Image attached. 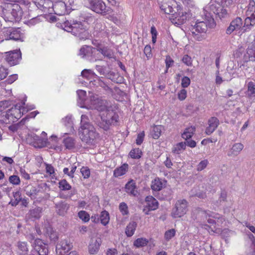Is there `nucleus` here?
I'll return each instance as SVG.
<instances>
[{
    "mask_svg": "<svg viewBox=\"0 0 255 255\" xmlns=\"http://www.w3.org/2000/svg\"><path fill=\"white\" fill-rule=\"evenodd\" d=\"M208 164V161L207 159L202 160L198 164L197 169L198 171H202L205 169Z\"/></svg>",
    "mask_w": 255,
    "mask_h": 255,
    "instance_id": "56",
    "label": "nucleus"
},
{
    "mask_svg": "<svg viewBox=\"0 0 255 255\" xmlns=\"http://www.w3.org/2000/svg\"><path fill=\"white\" fill-rule=\"evenodd\" d=\"M9 181L13 185H19L20 182V178L16 175H11L9 177Z\"/></svg>",
    "mask_w": 255,
    "mask_h": 255,
    "instance_id": "55",
    "label": "nucleus"
},
{
    "mask_svg": "<svg viewBox=\"0 0 255 255\" xmlns=\"http://www.w3.org/2000/svg\"><path fill=\"white\" fill-rule=\"evenodd\" d=\"M65 30L71 32L73 35L78 37L80 40L87 39L89 37L88 32L81 22H74L70 23L68 21L64 23Z\"/></svg>",
    "mask_w": 255,
    "mask_h": 255,
    "instance_id": "4",
    "label": "nucleus"
},
{
    "mask_svg": "<svg viewBox=\"0 0 255 255\" xmlns=\"http://www.w3.org/2000/svg\"><path fill=\"white\" fill-rule=\"evenodd\" d=\"M244 145L241 143H236L228 151L227 155L229 156H235L239 154L244 148Z\"/></svg>",
    "mask_w": 255,
    "mask_h": 255,
    "instance_id": "22",
    "label": "nucleus"
},
{
    "mask_svg": "<svg viewBox=\"0 0 255 255\" xmlns=\"http://www.w3.org/2000/svg\"><path fill=\"white\" fill-rule=\"evenodd\" d=\"M85 5L97 13L106 12V6L102 0H83Z\"/></svg>",
    "mask_w": 255,
    "mask_h": 255,
    "instance_id": "6",
    "label": "nucleus"
},
{
    "mask_svg": "<svg viewBox=\"0 0 255 255\" xmlns=\"http://www.w3.org/2000/svg\"><path fill=\"white\" fill-rule=\"evenodd\" d=\"M162 187L163 183L159 178H155L152 181L151 188L153 190L158 191L161 190Z\"/></svg>",
    "mask_w": 255,
    "mask_h": 255,
    "instance_id": "34",
    "label": "nucleus"
},
{
    "mask_svg": "<svg viewBox=\"0 0 255 255\" xmlns=\"http://www.w3.org/2000/svg\"><path fill=\"white\" fill-rule=\"evenodd\" d=\"M50 140L51 141H52V142H53V143L54 144H53V145H50V141L49 142H48L47 143V144H46V146L49 147L50 148H53V149H57V148H58L59 147L55 145V144H56L57 142V137L56 136H55V135H51L50 138Z\"/></svg>",
    "mask_w": 255,
    "mask_h": 255,
    "instance_id": "48",
    "label": "nucleus"
},
{
    "mask_svg": "<svg viewBox=\"0 0 255 255\" xmlns=\"http://www.w3.org/2000/svg\"><path fill=\"white\" fill-rule=\"evenodd\" d=\"M146 205L143 209V212L146 215L150 211L157 209L158 207V203L156 199L151 196H147L145 198Z\"/></svg>",
    "mask_w": 255,
    "mask_h": 255,
    "instance_id": "10",
    "label": "nucleus"
},
{
    "mask_svg": "<svg viewBox=\"0 0 255 255\" xmlns=\"http://www.w3.org/2000/svg\"><path fill=\"white\" fill-rule=\"evenodd\" d=\"M204 20H197L195 25L191 28V32L193 38L197 41H202L205 38V33L208 27L212 28L208 24V21L204 16Z\"/></svg>",
    "mask_w": 255,
    "mask_h": 255,
    "instance_id": "5",
    "label": "nucleus"
},
{
    "mask_svg": "<svg viewBox=\"0 0 255 255\" xmlns=\"http://www.w3.org/2000/svg\"><path fill=\"white\" fill-rule=\"evenodd\" d=\"M81 75L83 77L90 81V82H92V80H93L94 82H96V80L99 79V77L93 71L90 69L83 70L81 72Z\"/></svg>",
    "mask_w": 255,
    "mask_h": 255,
    "instance_id": "23",
    "label": "nucleus"
},
{
    "mask_svg": "<svg viewBox=\"0 0 255 255\" xmlns=\"http://www.w3.org/2000/svg\"><path fill=\"white\" fill-rule=\"evenodd\" d=\"M162 127L161 126H156L153 128L152 130V137L154 139H157L159 137L161 134Z\"/></svg>",
    "mask_w": 255,
    "mask_h": 255,
    "instance_id": "46",
    "label": "nucleus"
},
{
    "mask_svg": "<svg viewBox=\"0 0 255 255\" xmlns=\"http://www.w3.org/2000/svg\"><path fill=\"white\" fill-rule=\"evenodd\" d=\"M247 54L249 58L255 57V47L253 44L248 47L247 50Z\"/></svg>",
    "mask_w": 255,
    "mask_h": 255,
    "instance_id": "52",
    "label": "nucleus"
},
{
    "mask_svg": "<svg viewBox=\"0 0 255 255\" xmlns=\"http://www.w3.org/2000/svg\"><path fill=\"white\" fill-rule=\"evenodd\" d=\"M135 183L133 180L129 181L125 186L126 191L127 193L135 196L137 194V191L135 190Z\"/></svg>",
    "mask_w": 255,
    "mask_h": 255,
    "instance_id": "27",
    "label": "nucleus"
},
{
    "mask_svg": "<svg viewBox=\"0 0 255 255\" xmlns=\"http://www.w3.org/2000/svg\"><path fill=\"white\" fill-rule=\"evenodd\" d=\"M150 32L152 35V42L153 43H155L156 41L157 32L154 26L151 27Z\"/></svg>",
    "mask_w": 255,
    "mask_h": 255,
    "instance_id": "58",
    "label": "nucleus"
},
{
    "mask_svg": "<svg viewBox=\"0 0 255 255\" xmlns=\"http://www.w3.org/2000/svg\"><path fill=\"white\" fill-rule=\"evenodd\" d=\"M144 53L148 59L151 57V48L149 45H147L145 46L144 48Z\"/></svg>",
    "mask_w": 255,
    "mask_h": 255,
    "instance_id": "60",
    "label": "nucleus"
},
{
    "mask_svg": "<svg viewBox=\"0 0 255 255\" xmlns=\"http://www.w3.org/2000/svg\"><path fill=\"white\" fill-rule=\"evenodd\" d=\"M46 172L52 178H54L56 177V173L54 167L50 164L45 163Z\"/></svg>",
    "mask_w": 255,
    "mask_h": 255,
    "instance_id": "42",
    "label": "nucleus"
},
{
    "mask_svg": "<svg viewBox=\"0 0 255 255\" xmlns=\"http://www.w3.org/2000/svg\"><path fill=\"white\" fill-rule=\"evenodd\" d=\"M186 148V143L181 142L176 144L172 149V152L176 154H179L181 151L185 150Z\"/></svg>",
    "mask_w": 255,
    "mask_h": 255,
    "instance_id": "38",
    "label": "nucleus"
},
{
    "mask_svg": "<svg viewBox=\"0 0 255 255\" xmlns=\"http://www.w3.org/2000/svg\"><path fill=\"white\" fill-rule=\"evenodd\" d=\"M195 131L194 127H190L186 128L182 134V137L187 140L192 137Z\"/></svg>",
    "mask_w": 255,
    "mask_h": 255,
    "instance_id": "32",
    "label": "nucleus"
},
{
    "mask_svg": "<svg viewBox=\"0 0 255 255\" xmlns=\"http://www.w3.org/2000/svg\"><path fill=\"white\" fill-rule=\"evenodd\" d=\"M219 125L218 119L216 117H211L208 120V126L206 128L205 133L207 135H210L216 130Z\"/></svg>",
    "mask_w": 255,
    "mask_h": 255,
    "instance_id": "15",
    "label": "nucleus"
},
{
    "mask_svg": "<svg viewBox=\"0 0 255 255\" xmlns=\"http://www.w3.org/2000/svg\"><path fill=\"white\" fill-rule=\"evenodd\" d=\"M56 213L60 216H64L69 209V205L65 202L61 201L55 204Z\"/></svg>",
    "mask_w": 255,
    "mask_h": 255,
    "instance_id": "16",
    "label": "nucleus"
},
{
    "mask_svg": "<svg viewBox=\"0 0 255 255\" xmlns=\"http://www.w3.org/2000/svg\"><path fill=\"white\" fill-rule=\"evenodd\" d=\"M245 14L247 16L255 17V2L251 0L248 6L245 9Z\"/></svg>",
    "mask_w": 255,
    "mask_h": 255,
    "instance_id": "28",
    "label": "nucleus"
},
{
    "mask_svg": "<svg viewBox=\"0 0 255 255\" xmlns=\"http://www.w3.org/2000/svg\"><path fill=\"white\" fill-rule=\"evenodd\" d=\"M128 165L127 163H124L121 166L117 167L114 170L113 176L115 177H119L125 175L128 171Z\"/></svg>",
    "mask_w": 255,
    "mask_h": 255,
    "instance_id": "25",
    "label": "nucleus"
},
{
    "mask_svg": "<svg viewBox=\"0 0 255 255\" xmlns=\"http://www.w3.org/2000/svg\"><path fill=\"white\" fill-rule=\"evenodd\" d=\"M211 12L220 19L226 18L228 16L227 9L221 4L214 1L210 2L203 8L202 16H205V19L208 21L209 25L211 27H214L216 25Z\"/></svg>",
    "mask_w": 255,
    "mask_h": 255,
    "instance_id": "2",
    "label": "nucleus"
},
{
    "mask_svg": "<svg viewBox=\"0 0 255 255\" xmlns=\"http://www.w3.org/2000/svg\"><path fill=\"white\" fill-rule=\"evenodd\" d=\"M174 63V61L173 59L171 58L170 56H166L165 58V64H166V67L167 70L170 67L172 66V65Z\"/></svg>",
    "mask_w": 255,
    "mask_h": 255,
    "instance_id": "63",
    "label": "nucleus"
},
{
    "mask_svg": "<svg viewBox=\"0 0 255 255\" xmlns=\"http://www.w3.org/2000/svg\"><path fill=\"white\" fill-rule=\"evenodd\" d=\"M42 208L39 207L30 209L26 215V217L32 221L38 220L42 215Z\"/></svg>",
    "mask_w": 255,
    "mask_h": 255,
    "instance_id": "18",
    "label": "nucleus"
},
{
    "mask_svg": "<svg viewBox=\"0 0 255 255\" xmlns=\"http://www.w3.org/2000/svg\"><path fill=\"white\" fill-rule=\"evenodd\" d=\"M144 135V131H142L138 134L136 139V143L137 145H140L142 143Z\"/></svg>",
    "mask_w": 255,
    "mask_h": 255,
    "instance_id": "61",
    "label": "nucleus"
},
{
    "mask_svg": "<svg viewBox=\"0 0 255 255\" xmlns=\"http://www.w3.org/2000/svg\"><path fill=\"white\" fill-rule=\"evenodd\" d=\"M243 25V20L239 17L233 20L230 25L227 27L226 33L228 35L231 34L234 31H238L241 29Z\"/></svg>",
    "mask_w": 255,
    "mask_h": 255,
    "instance_id": "12",
    "label": "nucleus"
},
{
    "mask_svg": "<svg viewBox=\"0 0 255 255\" xmlns=\"http://www.w3.org/2000/svg\"><path fill=\"white\" fill-rule=\"evenodd\" d=\"M119 210L123 215H126L128 214V205L125 202L120 203L119 205Z\"/></svg>",
    "mask_w": 255,
    "mask_h": 255,
    "instance_id": "50",
    "label": "nucleus"
},
{
    "mask_svg": "<svg viewBox=\"0 0 255 255\" xmlns=\"http://www.w3.org/2000/svg\"><path fill=\"white\" fill-rule=\"evenodd\" d=\"M190 79L187 76H184L181 80V86L183 88L188 87L190 84Z\"/></svg>",
    "mask_w": 255,
    "mask_h": 255,
    "instance_id": "57",
    "label": "nucleus"
},
{
    "mask_svg": "<svg viewBox=\"0 0 255 255\" xmlns=\"http://www.w3.org/2000/svg\"><path fill=\"white\" fill-rule=\"evenodd\" d=\"M59 188L62 190H69L71 189V186L65 179L60 180L59 183Z\"/></svg>",
    "mask_w": 255,
    "mask_h": 255,
    "instance_id": "45",
    "label": "nucleus"
},
{
    "mask_svg": "<svg viewBox=\"0 0 255 255\" xmlns=\"http://www.w3.org/2000/svg\"><path fill=\"white\" fill-rule=\"evenodd\" d=\"M73 248V245L69 241L66 240H62L57 245L56 252L59 255H65Z\"/></svg>",
    "mask_w": 255,
    "mask_h": 255,
    "instance_id": "11",
    "label": "nucleus"
},
{
    "mask_svg": "<svg viewBox=\"0 0 255 255\" xmlns=\"http://www.w3.org/2000/svg\"><path fill=\"white\" fill-rule=\"evenodd\" d=\"M100 220L102 225L104 226L107 225L109 223L110 220L109 213L106 211H102L100 215Z\"/></svg>",
    "mask_w": 255,
    "mask_h": 255,
    "instance_id": "35",
    "label": "nucleus"
},
{
    "mask_svg": "<svg viewBox=\"0 0 255 255\" xmlns=\"http://www.w3.org/2000/svg\"><path fill=\"white\" fill-rule=\"evenodd\" d=\"M91 101L90 108L103 112L101 115V120L97 122L100 128L107 131L111 126L114 125L118 122L119 116L114 111L110 102L95 97L91 98Z\"/></svg>",
    "mask_w": 255,
    "mask_h": 255,
    "instance_id": "1",
    "label": "nucleus"
},
{
    "mask_svg": "<svg viewBox=\"0 0 255 255\" xmlns=\"http://www.w3.org/2000/svg\"><path fill=\"white\" fill-rule=\"evenodd\" d=\"M161 11L165 14H170L173 11V7L166 2H163L160 6Z\"/></svg>",
    "mask_w": 255,
    "mask_h": 255,
    "instance_id": "41",
    "label": "nucleus"
},
{
    "mask_svg": "<svg viewBox=\"0 0 255 255\" xmlns=\"http://www.w3.org/2000/svg\"><path fill=\"white\" fill-rule=\"evenodd\" d=\"M10 7V13L13 17L16 20L20 19L22 17L23 11L21 7L19 6V5L16 3H14L11 4Z\"/></svg>",
    "mask_w": 255,
    "mask_h": 255,
    "instance_id": "21",
    "label": "nucleus"
},
{
    "mask_svg": "<svg viewBox=\"0 0 255 255\" xmlns=\"http://www.w3.org/2000/svg\"><path fill=\"white\" fill-rule=\"evenodd\" d=\"M8 70L3 66H0V81L4 79L8 75Z\"/></svg>",
    "mask_w": 255,
    "mask_h": 255,
    "instance_id": "54",
    "label": "nucleus"
},
{
    "mask_svg": "<svg viewBox=\"0 0 255 255\" xmlns=\"http://www.w3.org/2000/svg\"><path fill=\"white\" fill-rule=\"evenodd\" d=\"M142 154L141 150L138 148L131 149L129 153V155L133 159H139Z\"/></svg>",
    "mask_w": 255,
    "mask_h": 255,
    "instance_id": "37",
    "label": "nucleus"
},
{
    "mask_svg": "<svg viewBox=\"0 0 255 255\" xmlns=\"http://www.w3.org/2000/svg\"><path fill=\"white\" fill-rule=\"evenodd\" d=\"M44 232L46 236L48 237L51 241H56L58 239V234L57 232L53 229L50 226L45 227Z\"/></svg>",
    "mask_w": 255,
    "mask_h": 255,
    "instance_id": "24",
    "label": "nucleus"
},
{
    "mask_svg": "<svg viewBox=\"0 0 255 255\" xmlns=\"http://www.w3.org/2000/svg\"><path fill=\"white\" fill-rule=\"evenodd\" d=\"M94 49L91 46H83L80 48L79 55L82 58H88L91 56Z\"/></svg>",
    "mask_w": 255,
    "mask_h": 255,
    "instance_id": "26",
    "label": "nucleus"
},
{
    "mask_svg": "<svg viewBox=\"0 0 255 255\" xmlns=\"http://www.w3.org/2000/svg\"><path fill=\"white\" fill-rule=\"evenodd\" d=\"M28 110L21 105L20 104H16L14 107L9 109L7 112L10 117V118L13 120V122L21 118L22 115L27 112Z\"/></svg>",
    "mask_w": 255,
    "mask_h": 255,
    "instance_id": "8",
    "label": "nucleus"
},
{
    "mask_svg": "<svg viewBox=\"0 0 255 255\" xmlns=\"http://www.w3.org/2000/svg\"><path fill=\"white\" fill-rule=\"evenodd\" d=\"M79 135L83 141L90 142L98 135L94 127L89 122L87 115H82L81 117V126L79 129Z\"/></svg>",
    "mask_w": 255,
    "mask_h": 255,
    "instance_id": "3",
    "label": "nucleus"
},
{
    "mask_svg": "<svg viewBox=\"0 0 255 255\" xmlns=\"http://www.w3.org/2000/svg\"><path fill=\"white\" fill-rule=\"evenodd\" d=\"M97 80L98 81L96 82L98 83V85L102 87L105 90L107 91H111L110 88L108 85H107L105 83L101 81L99 78Z\"/></svg>",
    "mask_w": 255,
    "mask_h": 255,
    "instance_id": "64",
    "label": "nucleus"
},
{
    "mask_svg": "<svg viewBox=\"0 0 255 255\" xmlns=\"http://www.w3.org/2000/svg\"><path fill=\"white\" fill-rule=\"evenodd\" d=\"M187 211V202L184 200H178L173 208L171 216L173 218H176L182 217Z\"/></svg>",
    "mask_w": 255,
    "mask_h": 255,
    "instance_id": "7",
    "label": "nucleus"
},
{
    "mask_svg": "<svg viewBox=\"0 0 255 255\" xmlns=\"http://www.w3.org/2000/svg\"><path fill=\"white\" fill-rule=\"evenodd\" d=\"M34 249L38 253L39 255H47L48 250L47 245L39 239L34 241Z\"/></svg>",
    "mask_w": 255,
    "mask_h": 255,
    "instance_id": "14",
    "label": "nucleus"
},
{
    "mask_svg": "<svg viewBox=\"0 0 255 255\" xmlns=\"http://www.w3.org/2000/svg\"><path fill=\"white\" fill-rule=\"evenodd\" d=\"M11 122L13 123V120L10 118L7 111L0 114V125L9 124Z\"/></svg>",
    "mask_w": 255,
    "mask_h": 255,
    "instance_id": "30",
    "label": "nucleus"
},
{
    "mask_svg": "<svg viewBox=\"0 0 255 255\" xmlns=\"http://www.w3.org/2000/svg\"><path fill=\"white\" fill-rule=\"evenodd\" d=\"M187 97V91L185 89L181 90L178 94V98L180 101H183L186 99Z\"/></svg>",
    "mask_w": 255,
    "mask_h": 255,
    "instance_id": "59",
    "label": "nucleus"
},
{
    "mask_svg": "<svg viewBox=\"0 0 255 255\" xmlns=\"http://www.w3.org/2000/svg\"><path fill=\"white\" fill-rule=\"evenodd\" d=\"M182 62L187 66L191 67L192 66L193 60L191 56L187 54L183 56L182 59Z\"/></svg>",
    "mask_w": 255,
    "mask_h": 255,
    "instance_id": "47",
    "label": "nucleus"
},
{
    "mask_svg": "<svg viewBox=\"0 0 255 255\" xmlns=\"http://www.w3.org/2000/svg\"><path fill=\"white\" fill-rule=\"evenodd\" d=\"M21 58L20 51L16 50L6 52L5 59L10 66H13L18 64Z\"/></svg>",
    "mask_w": 255,
    "mask_h": 255,
    "instance_id": "9",
    "label": "nucleus"
},
{
    "mask_svg": "<svg viewBox=\"0 0 255 255\" xmlns=\"http://www.w3.org/2000/svg\"><path fill=\"white\" fill-rule=\"evenodd\" d=\"M53 9L55 13L58 15H63L67 12L66 4L62 1L53 4Z\"/></svg>",
    "mask_w": 255,
    "mask_h": 255,
    "instance_id": "19",
    "label": "nucleus"
},
{
    "mask_svg": "<svg viewBox=\"0 0 255 255\" xmlns=\"http://www.w3.org/2000/svg\"><path fill=\"white\" fill-rule=\"evenodd\" d=\"M137 227V223L134 221L130 222L126 229V234L128 237H131L135 232Z\"/></svg>",
    "mask_w": 255,
    "mask_h": 255,
    "instance_id": "31",
    "label": "nucleus"
},
{
    "mask_svg": "<svg viewBox=\"0 0 255 255\" xmlns=\"http://www.w3.org/2000/svg\"><path fill=\"white\" fill-rule=\"evenodd\" d=\"M148 242V241L145 238H138L134 241L133 245L137 248H140L146 246Z\"/></svg>",
    "mask_w": 255,
    "mask_h": 255,
    "instance_id": "43",
    "label": "nucleus"
},
{
    "mask_svg": "<svg viewBox=\"0 0 255 255\" xmlns=\"http://www.w3.org/2000/svg\"><path fill=\"white\" fill-rule=\"evenodd\" d=\"M247 87L248 95L250 97H255V81L248 82Z\"/></svg>",
    "mask_w": 255,
    "mask_h": 255,
    "instance_id": "39",
    "label": "nucleus"
},
{
    "mask_svg": "<svg viewBox=\"0 0 255 255\" xmlns=\"http://www.w3.org/2000/svg\"><path fill=\"white\" fill-rule=\"evenodd\" d=\"M96 69L101 75H105L107 74L106 67L105 66L96 65Z\"/></svg>",
    "mask_w": 255,
    "mask_h": 255,
    "instance_id": "62",
    "label": "nucleus"
},
{
    "mask_svg": "<svg viewBox=\"0 0 255 255\" xmlns=\"http://www.w3.org/2000/svg\"><path fill=\"white\" fill-rule=\"evenodd\" d=\"M98 51L103 54V56L108 58H112L113 57L114 54L113 51L107 47L99 48Z\"/></svg>",
    "mask_w": 255,
    "mask_h": 255,
    "instance_id": "40",
    "label": "nucleus"
},
{
    "mask_svg": "<svg viewBox=\"0 0 255 255\" xmlns=\"http://www.w3.org/2000/svg\"><path fill=\"white\" fill-rule=\"evenodd\" d=\"M175 235V230L173 229L167 231L164 234V238L166 240L169 241Z\"/></svg>",
    "mask_w": 255,
    "mask_h": 255,
    "instance_id": "53",
    "label": "nucleus"
},
{
    "mask_svg": "<svg viewBox=\"0 0 255 255\" xmlns=\"http://www.w3.org/2000/svg\"><path fill=\"white\" fill-rule=\"evenodd\" d=\"M63 143L66 148L71 149L75 146L74 139L71 137H68L63 139Z\"/></svg>",
    "mask_w": 255,
    "mask_h": 255,
    "instance_id": "36",
    "label": "nucleus"
},
{
    "mask_svg": "<svg viewBox=\"0 0 255 255\" xmlns=\"http://www.w3.org/2000/svg\"><path fill=\"white\" fill-rule=\"evenodd\" d=\"M201 214L207 218V217H212L213 219L209 218L207 219V222L209 224H214L216 223L215 220H217V222L219 223H222L223 222V220L224 219L222 217V216L217 213L212 212L210 211H202L201 212Z\"/></svg>",
    "mask_w": 255,
    "mask_h": 255,
    "instance_id": "13",
    "label": "nucleus"
},
{
    "mask_svg": "<svg viewBox=\"0 0 255 255\" xmlns=\"http://www.w3.org/2000/svg\"><path fill=\"white\" fill-rule=\"evenodd\" d=\"M80 172L84 178H88L90 176V169L87 166H83L80 169Z\"/></svg>",
    "mask_w": 255,
    "mask_h": 255,
    "instance_id": "49",
    "label": "nucleus"
},
{
    "mask_svg": "<svg viewBox=\"0 0 255 255\" xmlns=\"http://www.w3.org/2000/svg\"><path fill=\"white\" fill-rule=\"evenodd\" d=\"M105 25L104 24H102L100 22H97L95 24L94 29L96 31L98 32L99 33H102V34L103 35L102 36H107L108 33V32L105 30Z\"/></svg>",
    "mask_w": 255,
    "mask_h": 255,
    "instance_id": "33",
    "label": "nucleus"
},
{
    "mask_svg": "<svg viewBox=\"0 0 255 255\" xmlns=\"http://www.w3.org/2000/svg\"><path fill=\"white\" fill-rule=\"evenodd\" d=\"M101 243L100 239L92 238L89 245V252L90 254H95L99 250Z\"/></svg>",
    "mask_w": 255,
    "mask_h": 255,
    "instance_id": "20",
    "label": "nucleus"
},
{
    "mask_svg": "<svg viewBox=\"0 0 255 255\" xmlns=\"http://www.w3.org/2000/svg\"><path fill=\"white\" fill-rule=\"evenodd\" d=\"M255 24V17L252 16H247L245 19V26L249 27Z\"/></svg>",
    "mask_w": 255,
    "mask_h": 255,
    "instance_id": "51",
    "label": "nucleus"
},
{
    "mask_svg": "<svg viewBox=\"0 0 255 255\" xmlns=\"http://www.w3.org/2000/svg\"><path fill=\"white\" fill-rule=\"evenodd\" d=\"M78 217L84 222H88L90 219V215L85 211H80L78 213Z\"/></svg>",
    "mask_w": 255,
    "mask_h": 255,
    "instance_id": "44",
    "label": "nucleus"
},
{
    "mask_svg": "<svg viewBox=\"0 0 255 255\" xmlns=\"http://www.w3.org/2000/svg\"><path fill=\"white\" fill-rule=\"evenodd\" d=\"M18 255H27L28 253L27 244L25 242H18L17 244Z\"/></svg>",
    "mask_w": 255,
    "mask_h": 255,
    "instance_id": "29",
    "label": "nucleus"
},
{
    "mask_svg": "<svg viewBox=\"0 0 255 255\" xmlns=\"http://www.w3.org/2000/svg\"><path fill=\"white\" fill-rule=\"evenodd\" d=\"M8 37L9 39L23 41L24 38V33L21 31L20 29L18 28L17 29L10 30Z\"/></svg>",
    "mask_w": 255,
    "mask_h": 255,
    "instance_id": "17",
    "label": "nucleus"
}]
</instances>
